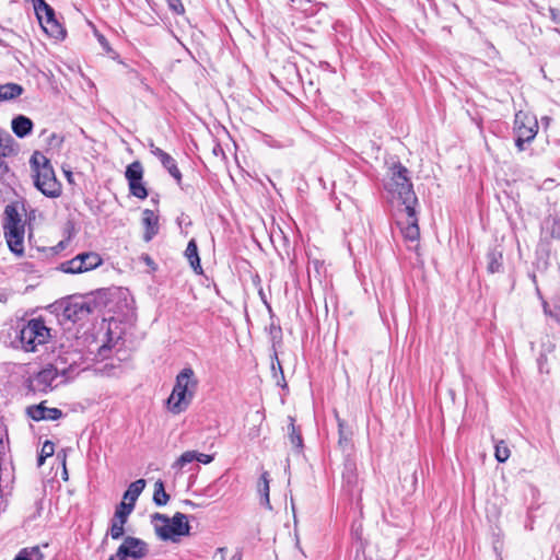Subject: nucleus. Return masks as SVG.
<instances>
[{
	"label": "nucleus",
	"mask_w": 560,
	"mask_h": 560,
	"mask_svg": "<svg viewBox=\"0 0 560 560\" xmlns=\"http://www.w3.org/2000/svg\"><path fill=\"white\" fill-rule=\"evenodd\" d=\"M40 26L43 27L44 32L55 38V39H63L66 37V30L63 26L57 21V19L43 21Z\"/></svg>",
	"instance_id": "17"
},
{
	"label": "nucleus",
	"mask_w": 560,
	"mask_h": 560,
	"mask_svg": "<svg viewBox=\"0 0 560 560\" xmlns=\"http://www.w3.org/2000/svg\"><path fill=\"white\" fill-rule=\"evenodd\" d=\"M142 223L145 228L143 238L145 242H149L159 233V217L154 211L144 209L142 212Z\"/></svg>",
	"instance_id": "14"
},
{
	"label": "nucleus",
	"mask_w": 560,
	"mask_h": 560,
	"mask_svg": "<svg viewBox=\"0 0 560 560\" xmlns=\"http://www.w3.org/2000/svg\"><path fill=\"white\" fill-rule=\"evenodd\" d=\"M502 253L495 249L487 254V269L490 273L499 272L502 268Z\"/></svg>",
	"instance_id": "24"
},
{
	"label": "nucleus",
	"mask_w": 560,
	"mask_h": 560,
	"mask_svg": "<svg viewBox=\"0 0 560 560\" xmlns=\"http://www.w3.org/2000/svg\"><path fill=\"white\" fill-rule=\"evenodd\" d=\"M125 521H119L113 517L112 526L109 528V535L113 539L117 540L124 536L125 529Z\"/></svg>",
	"instance_id": "33"
},
{
	"label": "nucleus",
	"mask_w": 560,
	"mask_h": 560,
	"mask_svg": "<svg viewBox=\"0 0 560 560\" xmlns=\"http://www.w3.org/2000/svg\"><path fill=\"white\" fill-rule=\"evenodd\" d=\"M338 428H339V445L346 446L350 442V433L345 431L343 421L338 418Z\"/></svg>",
	"instance_id": "35"
},
{
	"label": "nucleus",
	"mask_w": 560,
	"mask_h": 560,
	"mask_svg": "<svg viewBox=\"0 0 560 560\" xmlns=\"http://www.w3.org/2000/svg\"><path fill=\"white\" fill-rule=\"evenodd\" d=\"M54 452H55L54 443L50 441H46L42 447V452H40L42 457H49L54 454Z\"/></svg>",
	"instance_id": "38"
},
{
	"label": "nucleus",
	"mask_w": 560,
	"mask_h": 560,
	"mask_svg": "<svg viewBox=\"0 0 560 560\" xmlns=\"http://www.w3.org/2000/svg\"><path fill=\"white\" fill-rule=\"evenodd\" d=\"M544 120H545V124H548L549 118H548V117H545V118H544Z\"/></svg>",
	"instance_id": "50"
},
{
	"label": "nucleus",
	"mask_w": 560,
	"mask_h": 560,
	"mask_svg": "<svg viewBox=\"0 0 560 560\" xmlns=\"http://www.w3.org/2000/svg\"><path fill=\"white\" fill-rule=\"evenodd\" d=\"M83 272L93 270L102 265L103 260L97 253L85 252L78 255Z\"/></svg>",
	"instance_id": "18"
},
{
	"label": "nucleus",
	"mask_w": 560,
	"mask_h": 560,
	"mask_svg": "<svg viewBox=\"0 0 560 560\" xmlns=\"http://www.w3.org/2000/svg\"><path fill=\"white\" fill-rule=\"evenodd\" d=\"M228 549L225 547H220L215 550L213 559L214 560H226ZM230 560H242V555L240 552H235Z\"/></svg>",
	"instance_id": "34"
},
{
	"label": "nucleus",
	"mask_w": 560,
	"mask_h": 560,
	"mask_svg": "<svg viewBox=\"0 0 560 560\" xmlns=\"http://www.w3.org/2000/svg\"><path fill=\"white\" fill-rule=\"evenodd\" d=\"M129 191L132 196L139 199H145L148 197V190L144 186L143 179L137 180L136 183H129Z\"/></svg>",
	"instance_id": "31"
},
{
	"label": "nucleus",
	"mask_w": 560,
	"mask_h": 560,
	"mask_svg": "<svg viewBox=\"0 0 560 560\" xmlns=\"http://www.w3.org/2000/svg\"><path fill=\"white\" fill-rule=\"evenodd\" d=\"M385 189L401 203L402 209L415 208L418 205L408 170L400 163L394 164L390 168V177L385 183Z\"/></svg>",
	"instance_id": "2"
},
{
	"label": "nucleus",
	"mask_w": 560,
	"mask_h": 560,
	"mask_svg": "<svg viewBox=\"0 0 560 560\" xmlns=\"http://www.w3.org/2000/svg\"><path fill=\"white\" fill-rule=\"evenodd\" d=\"M170 10H172L176 14H183L185 12L184 4L180 0H165Z\"/></svg>",
	"instance_id": "36"
},
{
	"label": "nucleus",
	"mask_w": 560,
	"mask_h": 560,
	"mask_svg": "<svg viewBox=\"0 0 560 560\" xmlns=\"http://www.w3.org/2000/svg\"><path fill=\"white\" fill-rule=\"evenodd\" d=\"M4 236L9 248L16 255L24 252L25 228L15 205H7L3 219Z\"/></svg>",
	"instance_id": "4"
},
{
	"label": "nucleus",
	"mask_w": 560,
	"mask_h": 560,
	"mask_svg": "<svg viewBox=\"0 0 560 560\" xmlns=\"http://www.w3.org/2000/svg\"><path fill=\"white\" fill-rule=\"evenodd\" d=\"M108 560H118V558L115 556H112Z\"/></svg>",
	"instance_id": "49"
},
{
	"label": "nucleus",
	"mask_w": 560,
	"mask_h": 560,
	"mask_svg": "<svg viewBox=\"0 0 560 560\" xmlns=\"http://www.w3.org/2000/svg\"><path fill=\"white\" fill-rule=\"evenodd\" d=\"M30 389L38 393H48L58 386L66 384L65 369L51 368L49 364L30 377Z\"/></svg>",
	"instance_id": "6"
},
{
	"label": "nucleus",
	"mask_w": 560,
	"mask_h": 560,
	"mask_svg": "<svg viewBox=\"0 0 560 560\" xmlns=\"http://www.w3.org/2000/svg\"><path fill=\"white\" fill-rule=\"evenodd\" d=\"M46 457H42V454L38 457V465H43Z\"/></svg>",
	"instance_id": "47"
},
{
	"label": "nucleus",
	"mask_w": 560,
	"mask_h": 560,
	"mask_svg": "<svg viewBox=\"0 0 560 560\" xmlns=\"http://www.w3.org/2000/svg\"><path fill=\"white\" fill-rule=\"evenodd\" d=\"M288 420L290 442L295 448L301 450L303 447V440L300 430L294 424L295 419L289 416Z\"/></svg>",
	"instance_id": "26"
},
{
	"label": "nucleus",
	"mask_w": 560,
	"mask_h": 560,
	"mask_svg": "<svg viewBox=\"0 0 560 560\" xmlns=\"http://www.w3.org/2000/svg\"><path fill=\"white\" fill-rule=\"evenodd\" d=\"M13 560H32L31 551H28L27 548H23L22 550H20V552L15 556Z\"/></svg>",
	"instance_id": "40"
},
{
	"label": "nucleus",
	"mask_w": 560,
	"mask_h": 560,
	"mask_svg": "<svg viewBox=\"0 0 560 560\" xmlns=\"http://www.w3.org/2000/svg\"><path fill=\"white\" fill-rule=\"evenodd\" d=\"M49 337V329L42 318L28 320L20 331L22 348L27 352L36 351L37 346L46 343Z\"/></svg>",
	"instance_id": "7"
},
{
	"label": "nucleus",
	"mask_w": 560,
	"mask_h": 560,
	"mask_svg": "<svg viewBox=\"0 0 560 560\" xmlns=\"http://www.w3.org/2000/svg\"><path fill=\"white\" fill-rule=\"evenodd\" d=\"M92 311L93 307L91 303L85 301H74L67 304L63 310V316L72 323H78L86 319Z\"/></svg>",
	"instance_id": "11"
},
{
	"label": "nucleus",
	"mask_w": 560,
	"mask_h": 560,
	"mask_svg": "<svg viewBox=\"0 0 560 560\" xmlns=\"http://www.w3.org/2000/svg\"><path fill=\"white\" fill-rule=\"evenodd\" d=\"M400 212L404 218L398 221V224L400 225L404 238L411 243L418 242L420 237V229L418 225L416 207H407V209H401Z\"/></svg>",
	"instance_id": "10"
},
{
	"label": "nucleus",
	"mask_w": 560,
	"mask_h": 560,
	"mask_svg": "<svg viewBox=\"0 0 560 560\" xmlns=\"http://www.w3.org/2000/svg\"><path fill=\"white\" fill-rule=\"evenodd\" d=\"M51 368H60L62 366L65 369V381L68 382L69 380L74 377V371L77 369V362L75 360H69L68 355H59L54 363L49 364Z\"/></svg>",
	"instance_id": "19"
},
{
	"label": "nucleus",
	"mask_w": 560,
	"mask_h": 560,
	"mask_svg": "<svg viewBox=\"0 0 560 560\" xmlns=\"http://www.w3.org/2000/svg\"><path fill=\"white\" fill-rule=\"evenodd\" d=\"M101 43H102V45H105V39H104V38H102V39H101Z\"/></svg>",
	"instance_id": "51"
},
{
	"label": "nucleus",
	"mask_w": 560,
	"mask_h": 560,
	"mask_svg": "<svg viewBox=\"0 0 560 560\" xmlns=\"http://www.w3.org/2000/svg\"><path fill=\"white\" fill-rule=\"evenodd\" d=\"M151 153L156 156L162 165L167 170L170 175L177 182L178 185L182 183V173L177 167L176 161L165 151L154 145L151 141L150 144Z\"/></svg>",
	"instance_id": "12"
},
{
	"label": "nucleus",
	"mask_w": 560,
	"mask_h": 560,
	"mask_svg": "<svg viewBox=\"0 0 560 560\" xmlns=\"http://www.w3.org/2000/svg\"><path fill=\"white\" fill-rule=\"evenodd\" d=\"M34 3V10L36 12L37 19L42 24L43 21L54 20L56 19L54 9L48 5L45 0H32Z\"/></svg>",
	"instance_id": "22"
},
{
	"label": "nucleus",
	"mask_w": 560,
	"mask_h": 560,
	"mask_svg": "<svg viewBox=\"0 0 560 560\" xmlns=\"http://www.w3.org/2000/svg\"><path fill=\"white\" fill-rule=\"evenodd\" d=\"M135 506H132V503H127L125 501H121L115 510L114 518L119 521H125L127 523L128 516L133 511Z\"/></svg>",
	"instance_id": "30"
},
{
	"label": "nucleus",
	"mask_w": 560,
	"mask_h": 560,
	"mask_svg": "<svg viewBox=\"0 0 560 560\" xmlns=\"http://www.w3.org/2000/svg\"><path fill=\"white\" fill-rule=\"evenodd\" d=\"M538 131V121L529 113L520 110L514 118L515 145L518 151H524V144L535 139Z\"/></svg>",
	"instance_id": "8"
},
{
	"label": "nucleus",
	"mask_w": 560,
	"mask_h": 560,
	"mask_svg": "<svg viewBox=\"0 0 560 560\" xmlns=\"http://www.w3.org/2000/svg\"><path fill=\"white\" fill-rule=\"evenodd\" d=\"M148 545L140 538L128 536L116 551L118 560H141L148 555Z\"/></svg>",
	"instance_id": "9"
},
{
	"label": "nucleus",
	"mask_w": 560,
	"mask_h": 560,
	"mask_svg": "<svg viewBox=\"0 0 560 560\" xmlns=\"http://www.w3.org/2000/svg\"><path fill=\"white\" fill-rule=\"evenodd\" d=\"M170 500V495L166 493L164 489V483L162 480H158L154 483V493H153V502L159 505L163 506L167 504Z\"/></svg>",
	"instance_id": "28"
},
{
	"label": "nucleus",
	"mask_w": 560,
	"mask_h": 560,
	"mask_svg": "<svg viewBox=\"0 0 560 560\" xmlns=\"http://www.w3.org/2000/svg\"><path fill=\"white\" fill-rule=\"evenodd\" d=\"M273 357H275V359L277 361V365L272 362V370L276 371V369H279L281 377L283 378V371H282L281 364H280V362L278 360V357H277L276 352H275Z\"/></svg>",
	"instance_id": "43"
},
{
	"label": "nucleus",
	"mask_w": 560,
	"mask_h": 560,
	"mask_svg": "<svg viewBox=\"0 0 560 560\" xmlns=\"http://www.w3.org/2000/svg\"><path fill=\"white\" fill-rule=\"evenodd\" d=\"M143 259H144V261H145L148 265L153 264V260H152V259H151V257H150V256H148V255H145Z\"/></svg>",
	"instance_id": "46"
},
{
	"label": "nucleus",
	"mask_w": 560,
	"mask_h": 560,
	"mask_svg": "<svg viewBox=\"0 0 560 560\" xmlns=\"http://www.w3.org/2000/svg\"><path fill=\"white\" fill-rule=\"evenodd\" d=\"M494 456L499 463H504L510 457V450L504 441H499L494 446Z\"/></svg>",
	"instance_id": "32"
},
{
	"label": "nucleus",
	"mask_w": 560,
	"mask_h": 560,
	"mask_svg": "<svg viewBox=\"0 0 560 560\" xmlns=\"http://www.w3.org/2000/svg\"><path fill=\"white\" fill-rule=\"evenodd\" d=\"M48 140L50 145L59 147L62 143L63 139L57 133H51Z\"/></svg>",
	"instance_id": "41"
},
{
	"label": "nucleus",
	"mask_w": 560,
	"mask_h": 560,
	"mask_svg": "<svg viewBox=\"0 0 560 560\" xmlns=\"http://www.w3.org/2000/svg\"><path fill=\"white\" fill-rule=\"evenodd\" d=\"M185 256L189 261L190 267L197 272L202 273V267L200 264V258L198 254L197 243L194 238H191L186 247Z\"/></svg>",
	"instance_id": "16"
},
{
	"label": "nucleus",
	"mask_w": 560,
	"mask_h": 560,
	"mask_svg": "<svg viewBox=\"0 0 560 560\" xmlns=\"http://www.w3.org/2000/svg\"><path fill=\"white\" fill-rule=\"evenodd\" d=\"M551 20L560 26V11L556 9L550 10Z\"/></svg>",
	"instance_id": "42"
},
{
	"label": "nucleus",
	"mask_w": 560,
	"mask_h": 560,
	"mask_svg": "<svg viewBox=\"0 0 560 560\" xmlns=\"http://www.w3.org/2000/svg\"><path fill=\"white\" fill-rule=\"evenodd\" d=\"M26 413L35 421L58 420L62 417V411L60 409L45 407L44 402L27 407Z\"/></svg>",
	"instance_id": "13"
},
{
	"label": "nucleus",
	"mask_w": 560,
	"mask_h": 560,
	"mask_svg": "<svg viewBox=\"0 0 560 560\" xmlns=\"http://www.w3.org/2000/svg\"><path fill=\"white\" fill-rule=\"evenodd\" d=\"M185 503H186L188 506H194V505H195V503H194V502H191V501H189V500L185 501Z\"/></svg>",
	"instance_id": "48"
},
{
	"label": "nucleus",
	"mask_w": 560,
	"mask_h": 560,
	"mask_svg": "<svg viewBox=\"0 0 560 560\" xmlns=\"http://www.w3.org/2000/svg\"><path fill=\"white\" fill-rule=\"evenodd\" d=\"M273 357H275V359L277 361V365L272 362V370L276 371V369H279L281 377L283 378V371H282L281 364H280V362L278 360V357H277L276 352H275Z\"/></svg>",
	"instance_id": "45"
},
{
	"label": "nucleus",
	"mask_w": 560,
	"mask_h": 560,
	"mask_svg": "<svg viewBox=\"0 0 560 560\" xmlns=\"http://www.w3.org/2000/svg\"><path fill=\"white\" fill-rule=\"evenodd\" d=\"M273 357H275V359L277 361V365L272 362V370L276 371V369H279L281 377L283 378V371H282L281 364H280V362L278 360V357H277L276 352H275Z\"/></svg>",
	"instance_id": "44"
},
{
	"label": "nucleus",
	"mask_w": 560,
	"mask_h": 560,
	"mask_svg": "<svg viewBox=\"0 0 560 560\" xmlns=\"http://www.w3.org/2000/svg\"><path fill=\"white\" fill-rule=\"evenodd\" d=\"M195 460H196V451H186L172 464V468L179 471L186 465H188Z\"/></svg>",
	"instance_id": "29"
},
{
	"label": "nucleus",
	"mask_w": 560,
	"mask_h": 560,
	"mask_svg": "<svg viewBox=\"0 0 560 560\" xmlns=\"http://www.w3.org/2000/svg\"><path fill=\"white\" fill-rule=\"evenodd\" d=\"M58 246H59V247H63V243H62V242H60V243L58 244Z\"/></svg>",
	"instance_id": "52"
},
{
	"label": "nucleus",
	"mask_w": 560,
	"mask_h": 560,
	"mask_svg": "<svg viewBox=\"0 0 560 560\" xmlns=\"http://www.w3.org/2000/svg\"><path fill=\"white\" fill-rule=\"evenodd\" d=\"M145 487V480L144 479H138L133 482H131L128 487V489L125 491L122 501L127 503H132V506H135L137 499L141 494Z\"/></svg>",
	"instance_id": "20"
},
{
	"label": "nucleus",
	"mask_w": 560,
	"mask_h": 560,
	"mask_svg": "<svg viewBox=\"0 0 560 560\" xmlns=\"http://www.w3.org/2000/svg\"><path fill=\"white\" fill-rule=\"evenodd\" d=\"M31 165L35 172V186L45 196L56 198L61 194V185L57 180L49 160L36 151L31 158Z\"/></svg>",
	"instance_id": "3"
},
{
	"label": "nucleus",
	"mask_w": 560,
	"mask_h": 560,
	"mask_svg": "<svg viewBox=\"0 0 560 560\" xmlns=\"http://www.w3.org/2000/svg\"><path fill=\"white\" fill-rule=\"evenodd\" d=\"M151 517L156 535L163 540H174L176 536L189 534L190 526L187 516L180 512L175 513L173 517L161 513H154Z\"/></svg>",
	"instance_id": "5"
},
{
	"label": "nucleus",
	"mask_w": 560,
	"mask_h": 560,
	"mask_svg": "<svg viewBox=\"0 0 560 560\" xmlns=\"http://www.w3.org/2000/svg\"><path fill=\"white\" fill-rule=\"evenodd\" d=\"M58 269L65 273H83L82 265L80 264L78 255L72 259L61 262Z\"/></svg>",
	"instance_id": "27"
},
{
	"label": "nucleus",
	"mask_w": 560,
	"mask_h": 560,
	"mask_svg": "<svg viewBox=\"0 0 560 560\" xmlns=\"http://www.w3.org/2000/svg\"><path fill=\"white\" fill-rule=\"evenodd\" d=\"M24 89L18 83L0 84V102L10 101L19 97Z\"/></svg>",
	"instance_id": "21"
},
{
	"label": "nucleus",
	"mask_w": 560,
	"mask_h": 560,
	"mask_svg": "<svg viewBox=\"0 0 560 560\" xmlns=\"http://www.w3.org/2000/svg\"><path fill=\"white\" fill-rule=\"evenodd\" d=\"M125 177L129 183H136L137 180L143 179V167L139 161H135L129 164L125 172Z\"/></svg>",
	"instance_id": "25"
},
{
	"label": "nucleus",
	"mask_w": 560,
	"mask_h": 560,
	"mask_svg": "<svg viewBox=\"0 0 560 560\" xmlns=\"http://www.w3.org/2000/svg\"><path fill=\"white\" fill-rule=\"evenodd\" d=\"M269 474L267 471H264L258 480L257 488L261 497V504L265 505L267 509H271L269 499Z\"/></svg>",
	"instance_id": "23"
},
{
	"label": "nucleus",
	"mask_w": 560,
	"mask_h": 560,
	"mask_svg": "<svg viewBox=\"0 0 560 560\" xmlns=\"http://www.w3.org/2000/svg\"><path fill=\"white\" fill-rule=\"evenodd\" d=\"M213 459V455L203 454L196 451V462L207 465L210 464Z\"/></svg>",
	"instance_id": "39"
},
{
	"label": "nucleus",
	"mask_w": 560,
	"mask_h": 560,
	"mask_svg": "<svg viewBox=\"0 0 560 560\" xmlns=\"http://www.w3.org/2000/svg\"><path fill=\"white\" fill-rule=\"evenodd\" d=\"M198 381L191 368L183 369L176 376L175 385L167 399V408L174 415L185 411L195 395Z\"/></svg>",
	"instance_id": "1"
},
{
	"label": "nucleus",
	"mask_w": 560,
	"mask_h": 560,
	"mask_svg": "<svg viewBox=\"0 0 560 560\" xmlns=\"http://www.w3.org/2000/svg\"><path fill=\"white\" fill-rule=\"evenodd\" d=\"M544 311L560 324V304L555 305L553 310H548L547 303H545Z\"/></svg>",
	"instance_id": "37"
},
{
	"label": "nucleus",
	"mask_w": 560,
	"mask_h": 560,
	"mask_svg": "<svg viewBox=\"0 0 560 560\" xmlns=\"http://www.w3.org/2000/svg\"><path fill=\"white\" fill-rule=\"evenodd\" d=\"M12 131L19 138H24L31 133L33 129V121L23 115H19L12 119Z\"/></svg>",
	"instance_id": "15"
}]
</instances>
